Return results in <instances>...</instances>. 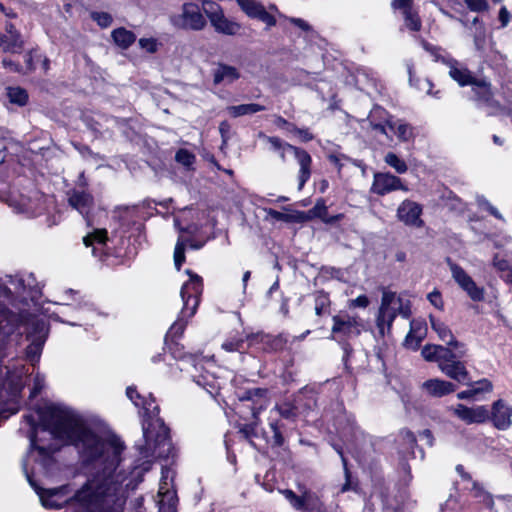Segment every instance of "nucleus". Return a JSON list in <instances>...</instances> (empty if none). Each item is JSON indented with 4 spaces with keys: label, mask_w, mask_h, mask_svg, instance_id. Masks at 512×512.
<instances>
[{
    "label": "nucleus",
    "mask_w": 512,
    "mask_h": 512,
    "mask_svg": "<svg viewBox=\"0 0 512 512\" xmlns=\"http://www.w3.org/2000/svg\"><path fill=\"white\" fill-rule=\"evenodd\" d=\"M45 379L43 376L36 374L34 377V386L31 391V396H36L44 387Z\"/></svg>",
    "instance_id": "56"
},
{
    "label": "nucleus",
    "mask_w": 512,
    "mask_h": 512,
    "mask_svg": "<svg viewBox=\"0 0 512 512\" xmlns=\"http://www.w3.org/2000/svg\"><path fill=\"white\" fill-rule=\"evenodd\" d=\"M143 435L145 446L140 447L142 458H165L171 451V442L168 435V429L159 420L146 425L143 424Z\"/></svg>",
    "instance_id": "5"
},
{
    "label": "nucleus",
    "mask_w": 512,
    "mask_h": 512,
    "mask_svg": "<svg viewBox=\"0 0 512 512\" xmlns=\"http://www.w3.org/2000/svg\"><path fill=\"white\" fill-rule=\"evenodd\" d=\"M477 204L480 208L488 211L491 215L499 220H504L502 214L495 208L484 196L477 197Z\"/></svg>",
    "instance_id": "44"
},
{
    "label": "nucleus",
    "mask_w": 512,
    "mask_h": 512,
    "mask_svg": "<svg viewBox=\"0 0 512 512\" xmlns=\"http://www.w3.org/2000/svg\"><path fill=\"white\" fill-rule=\"evenodd\" d=\"M175 159L178 163L182 164L185 167H191L195 162V155L189 152L186 149H180L176 155Z\"/></svg>",
    "instance_id": "43"
},
{
    "label": "nucleus",
    "mask_w": 512,
    "mask_h": 512,
    "mask_svg": "<svg viewBox=\"0 0 512 512\" xmlns=\"http://www.w3.org/2000/svg\"><path fill=\"white\" fill-rule=\"evenodd\" d=\"M451 353V350L447 347L435 344L425 345L422 348L421 354L426 361L437 362L438 368L440 363L444 361Z\"/></svg>",
    "instance_id": "27"
},
{
    "label": "nucleus",
    "mask_w": 512,
    "mask_h": 512,
    "mask_svg": "<svg viewBox=\"0 0 512 512\" xmlns=\"http://www.w3.org/2000/svg\"><path fill=\"white\" fill-rule=\"evenodd\" d=\"M450 271L456 283L467 293L473 301L484 299V289L477 286L474 280L457 264L450 263Z\"/></svg>",
    "instance_id": "16"
},
{
    "label": "nucleus",
    "mask_w": 512,
    "mask_h": 512,
    "mask_svg": "<svg viewBox=\"0 0 512 512\" xmlns=\"http://www.w3.org/2000/svg\"><path fill=\"white\" fill-rule=\"evenodd\" d=\"M456 350V353L451 351L450 355L440 363L439 369L448 378L455 380L460 384L469 385V372L465 366V363L457 359L461 358L462 356H459V349Z\"/></svg>",
    "instance_id": "13"
},
{
    "label": "nucleus",
    "mask_w": 512,
    "mask_h": 512,
    "mask_svg": "<svg viewBox=\"0 0 512 512\" xmlns=\"http://www.w3.org/2000/svg\"><path fill=\"white\" fill-rule=\"evenodd\" d=\"M401 435H402L403 439L407 442V444L413 445L415 443V437L412 432L402 431Z\"/></svg>",
    "instance_id": "63"
},
{
    "label": "nucleus",
    "mask_w": 512,
    "mask_h": 512,
    "mask_svg": "<svg viewBox=\"0 0 512 512\" xmlns=\"http://www.w3.org/2000/svg\"><path fill=\"white\" fill-rule=\"evenodd\" d=\"M428 301L438 310H443L444 302L442 295L438 290H433L427 295Z\"/></svg>",
    "instance_id": "51"
},
{
    "label": "nucleus",
    "mask_w": 512,
    "mask_h": 512,
    "mask_svg": "<svg viewBox=\"0 0 512 512\" xmlns=\"http://www.w3.org/2000/svg\"><path fill=\"white\" fill-rule=\"evenodd\" d=\"M171 24L178 29L200 31L206 27V19L200 6L194 2H186L181 10L170 16Z\"/></svg>",
    "instance_id": "7"
},
{
    "label": "nucleus",
    "mask_w": 512,
    "mask_h": 512,
    "mask_svg": "<svg viewBox=\"0 0 512 512\" xmlns=\"http://www.w3.org/2000/svg\"><path fill=\"white\" fill-rule=\"evenodd\" d=\"M181 370L190 372L194 382L202 386L209 394L213 395L219 388V384L211 373L204 366V358L194 355L186 356L183 360Z\"/></svg>",
    "instance_id": "9"
},
{
    "label": "nucleus",
    "mask_w": 512,
    "mask_h": 512,
    "mask_svg": "<svg viewBox=\"0 0 512 512\" xmlns=\"http://www.w3.org/2000/svg\"><path fill=\"white\" fill-rule=\"evenodd\" d=\"M429 320L432 330L437 334L441 341L455 349H459V356H464L466 354L465 345L455 339L451 329L445 322L433 315H429Z\"/></svg>",
    "instance_id": "21"
},
{
    "label": "nucleus",
    "mask_w": 512,
    "mask_h": 512,
    "mask_svg": "<svg viewBox=\"0 0 512 512\" xmlns=\"http://www.w3.org/2000/svg\"><path fill=\"white\" fill-rule=\"evenodd\" d=\"M35 284L31 274L8 275L0 282V297L9 299L12 294L23 295ZM19 317L8 312L0 301V345L1 355L9 354L8 350L18 343L20 337Z\"/></svg>",
    "instance_id": "2"
},
{
    "label": "nucleus",
    "mask_w": 512,
    "mask_h": 512,
    "mask_svg": "<svg viewBox=\"0 0 512 512\" xmlns=\"http://www.w3.org/2000/svg\"><path fill=\"white\" fill-rule=\"evenodd\" d=\"M423 48L429 52L435 61H442L449 68L450 77L460 86L472 85V90L480 107L488 115H496L502 111L501 105L493 99L490 85L485 81H476L471 72L457 60L451 58L444 50L427 42H422Z\"/></svg>",
    "instance_id": "3"
},
{
    "label": "nucleus",
    "mask_w": 512,
    "mask_h": 512,
    "mask_svg": "<svg viewBox=\"0 0 512 512\" xmlns=\"http://www.w3.org/2000/svg\"><path fill=\"white\" fill-rule=\"evenodd\" d=\"M449 411L468 425L481 424L490 419V410L484 405L467 407L463 404H457L449 407Z\"/></svg>",
    "instance_id": "15"
},
{
    "label": "nucleus",
    "mask_w": 512,
    "mask_h": 512,
    "mask_svg": "<svg viewBox=\"0 0 512 512\" xmlns=\"http://www.w3.org/2000/svg\"><path fill=\"white\" fill-rule=\"evenodd\" d=\"M422 206L411 200H404L397 209V217L407 226L421 228L424 225L421 219Z\"/></svg>",
    "instance_id": "19"
},
{
    "label": "nucleus",
    "mask_w": 512,
    "mask_h": 512,
    "mask_svg": "<svg viewBox=\"0 0 512 512\" xmlns=\"http://www.w3.org/2000/svg\"><path fill=\"white\" fill-rule=\"evenodd\" d=\"M173 473L169 469H162V476L158 490L159 512H176L177 496L172 486Z\"/></svg>",
    "instance_id": "12"
},
{
    "label": "nucleus",
    "mask_w": 512,
    "mask_h": 512,
    "mask_svg": "<svg viewBox=\"0 0 512 512\" xmlns=\"http://www.w3.org/2000/svg\"><path fill=\"white\" fill-rule=\"evenodd\" d=\"M471 389L475 396L480 393L491 392L493 389V385L488 379H481L479 381L474 382L471 385Z\"/></svg>",
    "instance_id": "46"
},
{
    "label": "nucleus",
    "mask_w": 512,
    "mask_h": 512,
    "mask_svg": "<svg viewBox=\"0 0 512 512\" xmlns=\"http://www.w3.org/2000/svg\"><path fill=\"white\" fill-rule=\"evenodd\" d=\"M230 116L236 118L244 115H251L265 110V107L256 103L241 104L227 107Z\"/></svg>",
    "instance_id": "35"
},
{
    "label": "nucleus",
    "mask_w": 512,
    "mask_h": 512,
    "mask_svg": "<svg viewBox=\"0 0 512 512\" xmlns=\"http://www.w3.org/2000/svg\"><path fill=\"white\" fill-rule=\"evenodd\" d=\"M277 416H281L285 419H293L296 416V407L290 403L285 402L279 405H276L271 411L269 415V426L273 431V439L275 445H282L283 436L280 431V426L277 420Z\"/></svg>",
    "instance_id": "17"
},
{
    "label": "nucleus",
    "mask_w": 512,
    "mask_h": 512,
    "mask_svg": "<svg viewBox=\"0 0 512 512\" xmlns=\"http://www.w3.org/2000/svg\"><path fill=\"white\" fill-rule=\"evenodd\" d=\"M490 418L497 429L506 430L512 423V407L503 400H497L492 405Z\"/></svg>",
    "instance_id": "25"
},
{
    "label": "nucleus",
    "mask_w": 512,
    "mask_h": 512,
    "mask_svg": "<svg viewBox=\"0 0 512 512\" xmlns=\"http://www.w3.org/2000/svg\"><path fill=\"white\" fill-rule=\"evenodd\" d=\"M313 217L320 218L322 221L328 214V209L323 199L316 202L314 207L309 211Z\"/></svg>",
    "instance_id": "48"
},
{
    "label": "nucleus",
    "mask_w": 512,
    "mask_h": 512,
    "mask_svg": "<svg viewBox=\"0 0 512 512\" xmlns=\"http://www.w3.org/2000/svg\"><path fill=\"white\" fill-rule=\"evenodd\" d=\"M5 34L4 35H8L9 37H12V36H21V34L16 30V28L12 25V24H6L5 26Z\"/></svg>",
    "instance_id": "64"
},
{
    "label": "nucleus",
    "mask_w": 512,
    "mask_h": 512,
    "mask_svg": "<svg viewBox=\"0 0 512 512\" xmlns=\"http://www.w3.org/2000/svg\"><path fill=\"white\" fill-rule=\"evenodd\" d=\"M291 132L296 134L303 142H307L313 139V135L307 129H298L293 127Z\"/></svg>",
    "instance_id": "57"
},
{
    "label": "nucleus",
    "mask_w": 512,
    "mask_h": 512,
    "mask_svg": "<svg viewBox=\"0 0 512 512\" xmlns=\"http://www.w3.org/2000/svg\"><path fill=\"white\" fill-rule=\"evenodd\" d=\"M289 22L294 24L295 26H297L298 28H300L303 31L310 30L309 24L301 18H289Z\"/></svg>",
    "instance_id": "58"
},
{
    "label": "nucleus",
    "mask_w": 512,
    "mask_h": 512,
    "mask_svg": "<svg viewBox=\"0 0 512 512\" xmlns=\"http://www.w3.org/2000/svg\"><path fill=\"white\" fill-rule=\"evenodd\" d=\"M188 316H183L182 312L180 313V317L171 325L167 336L172 339L177 338L182 335L184 332Z\"/></svg>",
    "instance_id": "40"
},
{
    "label": "nucleus",
    "mask_w": 512,
    "mask_h": 512,
    "mask_svg": "<svg viewBox=\"0 0 512 512\" xmlns=\"http://www.w3.org/2000/svg\"><path fill=\"white\" fill-rule=\"evenodd\" d=\"M486 31L483 25H478L474 32V45L476 50L483 52L486 48Z\"/></svg>",
    "instance_id": "41"
},
{
    "label": "nucleus",
    "mask_w": 512,
    "mask_h": 512,
    "mask_svg": "<svg viewBox=\"0 0 512 512\" xmlns=\"http://www.w3.org/2000/svg\"><path fill=\"white\" fill-rule=\"evenodd\" d=\"M174 224H175V227L180 232H187L189 234H192V233H194L196 231V226H188V227H185V228L182 227L178 218L174 219Z\"/></svg>",
    "instance_id": "61"
},
{
    "label": "nucleus",
    "mask_w": 512,
    "mask_h": 512,
    "mask_svg": "<svg viewBox=\"0 0 512 512\" xmlns=\"http://www.w3.org/2000/svg\"><path fill=\"white\" fill-rule=\"evenodd\" d=\"M91 203V195L84 191L74 190L69 194V204L82 215H86L88 213Z\"/></svg>",
    "instance_id": "28"
},
{
    "label": "nucleus",
    "mask_w": 512,
    "mask_h": 512,
    "mask_svg": "<svg viewBox=\"0 0 512 512\" xmlns=\"http://www.w3.org/2000/svg\"><path fill=\"white\" fill-rule=\"evenodd\" d=\"M107 239V231L105 229H95L83 238V243L86 247L93 246L92 253L94 256H97L98 248L95 245L102 247L106 244Z\"/></svg>",
    "instance_id": "34"
},
{
    "label": "nucleus",
    "mask_w": 512,
    "mask_h": 512,
    "mask_svg": "<svg viewBox=\"0 0 512 512\" xmlns=\"http://www.w3.org/2000/svg\"><path fill=\"white\" fill-rule=\"evenodd\" d=\"M474 497L483 503L487 509H492L494 504L492 497L476 485L474 486Z\"/></svg>",
    "instance_id": "47"
},
{
    "label": "nucleus",
    "mask_w": 512,
    "mask_h": 512,
    "mask_svg": "<svg viewBox=\"0 0 512 512\" xmlns=\"http://www.w3.org/2000/svg\"><path fill=\"white\" fill-rule=\"evenodd\" d=\"M391 5L394 11H400L401 14L412 9L411 0H393Z\"/></svg>",
    "instance_id": "53"
},
{
    "label": "nucleus",
    "mask_w": 512,
    "mask_h": 512,
    "mask_svg": "<svg viewBox=\"0 0 512 512\" xmlns=\"http://www.w3.org/2000/svg\"><path fill=\"white\" fill-rule=\"evenodd\" d=\"M332 337L338 342H344L360 335L364 328L362 320L356 315L345 312L333 316Z\"/></svg>",
    "instance_id": "10"
},
{
    "label": "nucleus",
    "mask_w": 512,
    "mask_h": 512,
    "mask_svg": "<svg viewBox=\"0 0 512 512\" xmlns=\"http://www.w3.org/2000/svg\"><path fill=\"white\" fill-rule=\"evenodd\" d=\"M467 7L473 12H483L488 9L487 0H464Z\"/></svg>",
    "instance_id": "50"
},
{
    "label": "nucleus",
    "mask_w": 512,
    "mask_h": 512,
    "mask_svg": "<svg viewBox=\"0 0 512 512\" xmlns=\"http://www.w3.org/2000/svg\"><path fill=\"white\" fill-rule=\"evenodd\" d=\"M114 42L121 48H128L136 39L133 32L125 28H118L112 32Z\"/></svg>",
    "instance_id": "36"
},
{
    "label": "nucleus",
    "mask_w": 512,
    "mask_h": 512,
    "mask_svg": "<svg viewBox=\"0 0 512 512\" xmlns=\"http://www.w3.org/2000/svg\"><path fill=\"white\" fill-rule=\"evenodd\" d=\"M422 389L430 396L443 397L456 390V386L439 378L429 379L422 384Z\"/></svg>",
    "instance_id": "26"
},
{
    "label": "nucleus",
    "mask_w": 512,
    "mask_h": 512,
    "mask_svg": "<svg viewBox=\"0 0 512 512\" xmlns=\"http://www.w3.org/2000/svg\"><path fill=\"white\" fill-rule=\"evenodd\" d=\"M6 95L10 103L18 106H24L28 101V94L26 90L21 87L6 88Z\"/></svg>",
    "instance_id": "37"
},
{
    "label": "nucleus",
    "mask_w": 512,
    "mask_h": 512,
    "mask_svg": "<svg viewBox=\"0 0 512 512\" xmlns=\"http://www.w3.org/2000/svg\"><path fill=\"white\" fill-rule=\"evenodd\" d=\"M2 64L5 68L11 71H19V65L9 59H3Z\"/></svg>",
    "instance_id": "62"
},
{
    "label": "nucleus",
    "mask_w": 512,
    "mask_h": 512,
    "mask_svg": "<svg viewBox=\"0 0 512 512\" xmlns=\"http://www.w3.org/2000/svg\"><path fill=\"white\" fill-rule=\"evenodd\" d=\"M499 20L503 27H505L510 21V14L505 7H502L499 12Z\"/></svg>",
    "instance_id": "60"
},
{
    "label": "nucleus",
    "mask_w": 512,
    "mask_h": 512,
    "mask_svg": "<svg viewBox=\"0 0 512 512\" xmlns=\"http://www.w3.org/2000/svg\"><path fill=\"white\" fill-rule=\"evenodd\" d=\"M384 160L386 164L395 169L397 173H405L408 169L405 161L400 159L395 153H387Z\"/></svg>",
    "instance_id": "39"
},
{
    "label": "nucleus",
    "mask_w": 512,
    "mask_h": 512,
    "mask_svg": "<svg viewBox=\"0 0 512 512\" xmlns=\"http://www.w3.org/2000/svg\"><path fill=\"white\" fill-rule=\"evenodd\" d=\"M126 394L135 406H142L145 412L154 414L158 411L157 406L154 405L155 400L151 396L148 399H144L134 387H128Z\"/></svg>",
    "instance_id": "31"
},
{
    "label": "nucleus",
    "mask_w": 512,
    "mask_h": 512,
    "mask_svg": "<svg viewBox=\"0 0 512 512\" xmlns=\"http://www.w3.org/2000/svg\"><path fill=\"white\" fill-rule=\"evenodd\" d=\"M266 211L268 216L277 221L291 222L294 220V217L288 213L280 212L274 209H268Z\"/></svg>",
    "instance_id": "52"
},
{
    "label": "nucleus",
    "mask_w": 512,
    "mask_h": 512,
    "mask_svg": "<svg viewBox=\"0 0 512 512\" xmlns=\"http://www.w3.org/2000/svg\"><path fill=\"white\" fill-rule=\"evenodd\" d=\"M268 391L262 388H248L236 392V396L240 401H249L252 403L251 411L255 421L258 415L268 405Z\"/></svg>",
    "instance_id": "18"
},
{
    "label": "nucleus",
    "mask_w": 512,
    "mask_h": 512,
    "mask_svg": "<svg viewBox=\"0 0 512 512\" xmlns=\"http://www.w3.org/2000/svg\"><path fill=\"white\" fill-rule=\"evenodd\" d=\"M78 295V291L66 290L61 298L62 301L56 303L60 310L54 311L51 316L71 326L93 325L97 316H108V313L98 311L93 304L78 301Z\"/></svg>",
    "instance_id": "4"
},
{
    "label": "nucleus",
    "mask_w": 512,
    "mask_h": 512,
    "mask_svg": "<svg viewBox=\"0 0 512 512\" xmlns=\"http://www.w3.org/2000/svg\"><path fill=\"white\" fill-rule=\"evenodd\" d=\"M370 301L367 296L360 295L355 299L349 300L348 307L349 308H366L369 305Z\"/></svg>",
    "instance_id": "54"
},
{
    "label": "nucleus",
    "mask_w": 512,
    "mask_h": 512,
    "mask_svg": "<svg viewBox=\"0 0 512 512\" xmlns=\"http://www.w3.org/2000/svg\"><path fill=\"white\" fill-rule=\"evenodd\" d=\"M91 17L102 28H106L112 23L111 15L106 12H93Z\"/></svg>",
    "instance_id": "49"
},
{
    "label": "nucleus",
    "mask_w": 512,
    "mask_h": 512,
    "mask_svg": "<svg viewBox=\"0 0 512 512\" xmlns=\"http://www.w3.org/2000/svg\"><path fill=\"white\" fill-rule=\"evenodd\" d=\"M402 16L404 19V25L407 29L411 31H419L421 29V20L413 9L402 13Z\"/></svg>",
    "instance_id": "38"
},
{
    "label": "nucleus",
    "mask_w": 512,
    "mask_h": 512,
    "mask_svg": "<svg viewBox=\"0 0 512 512\" xmlns=\"http://www.w3.org/2000/svg\"><path fill=\"white\" fill-rule=\"evenodd\" d=\"M30 426V450L27 461L49 467L52 455L60 445L72 444L83 463L91 467L85 482L76 490L70 485L44 489L37 486L26 472L43 507L66 508L69 512H123L126 490L137 483L126 482L127 477L117 471L123 443L115 436L102 437L88 428L69 408L60 404H45L34 414L24 416ZM27 464H24V469Z\"/></svg>",
    "instance_id": "1"
},
{
    "label": "nucleus",
    "mask_w": 512,
    "mask_h": 512,
    "mask_svg": "<svg viewBox=\"0 0 512 512\" xmlns=\"http://www.w3.org/2000/svg\"><path fill=\"white\" fill-rule=\"evenodd\" d=\"M287 149H290V154L294 156L299 165L298 189L301 190L311 176L312 158L307 151L301 148L294 146L287 147Z\"/></svg>",
    "instance_id": "24"
},
{
    "label": "nucleus",
    "mask_w": 512,
    "mask_h": 512,
    "mask_svg": "<svg viewBox=\"0 0 512 512\" xmlns=\"http://www.w3.org/2000/svg\"><path fill=\"white\" fill-rule=\"evenodd\" d=\"M403 190L407 191L408 188L402 184L399 177L390 173H375L372 183L371 191L377 195H385L392 191Z\"/></svg>",
    "instance_id": "20"
},
{
    "label": "nucleus",
    "mask_w": 512,
    "mask_h": 512,
    "mask_svg": "<svg viewBox=\"0 0 512 512\" xmlns=\"http://www.w3.org/2000/svg\"><path fill=\"white\" fill-rule=\"evenodd\" d=\"M222 348L227 352L241 351L244 349V340L240 337H234L226 340Z\"/></svg>",
    "instance_id": "45"
},
{
    "label": "nucleus",
    "mask_w": 512,
    "mask_h": 512,
    "mask_svg": "<svg viewBox=\"0 0 512 512\" xmlns=\"http://www.w3.org/2000/svg\"><path fill=\"white\" fill-rule=\"evenodd\" d=\"M140 46L146 51L153 53L157 50V42L153 38H142L139 40Z\"/></svg>",
    "instance_id": "55"
},
{
    "label": "nucleus",
    "mask_w": 512,
    "mask_h": 512,
    "mask_svg": "<svg viewBox=\"0 0 512 512\" xmlns=\"http://www.w3.org/2000/svg\"><path fill=\"white\" fill-rule=\"evenodd\" d=\"M410 313V302L408 300L397 296L394 292L384 291L376 320L380 335L384 336L390 330L397 315L408 318Z\"/></svg>",
    "instance_id": "6"
},
{
    "label": "nucleus",
    "mask_w": 512,
    "mask_h": 512,
    "mask_svg": "<svg viewBox=\"0 0 512 512\" xmlns=\"http://www.w3.org/2000/svg\"><path fill=\"white\" fill-rule=\"evenodd\" d=\"M268 142L270 143L271 148L274 151L279 152L280 157L282 158V160H285L286 154H290L291 153L290 149H287V147H293V146L288 144V143H283L277 137H269L268 138Z\"/></svg>",
    "instance_id": "42"
},
{
    "label": "nucleus",
    "mask_w": 512,
    "mask_h": 512,
    "mask_svg": "<svg viewBox=\"0 0 512 512\" xmlns=\"http://www.w3.org/2000/svg\"><path fill=\"white\" fill-rule=\"evenodd\" d=\"M240 77L238 70L229 65L220 64L214 71L215 84H230Z\"/></svg>",
    "instance_id": "29"
},
{
    "label": "nucleus",
    "mask_w": 512,
    "mask_h": 512,
    "mask_svg": "<svg viewBox=\"0 0 512 512\" xmlns=\"http://www.w3.org/2000/svg\"><path fill=\"white\" fill-rule=\"evenodd\" d=\"M362 127H365V125L371 126V128L375 131H378L381 134L386 135L387 137H390V133H394L397 135L398 139L401 141H408L412 135V128L402 122V121H394L392 118H389L385 121L384 124L382 123H374L372 120H362Z\"/></svg>",
    "instance_id": "14"
},
{
    "label": "nucleus",
    "mask_w": 512,
    "mask_h": 512,
    "mask_svg": "<svg viewBox=\"0 0 512 512\" xmlns=\"http://www.w3.org/2000/svg\"><path fill=\"white\" fill-rule=\"evenodd\" d=\"M493 265L501 271H505L509 267L507 261L504 260L503 258H500L498 255L494 257Z\"/></svg>",
    "instance_id": "59"
},
{
    "label": "nucleus",
    "mask_w": 512,
    "mask_h": 512,
    "mask_svg": "<svg viewBox=\"0 0 512 512\" xmlns=\"http://www.w3.org/2000/svg\"><path fill=\"white\" fill-rule=\"evenodd\" d=\"M5 368L7 369L6 393L10 400H14L24 387V378L28 375V370L23 364L16 367L14 371H11L8 366Z\"/></svg>",
    "instance_id": "23"
},
{
    "label": "nucleus",
    "mask_w": 512,
    "mask_h": 512,
    "mask_svg": "<svg viewBox=\"0 0 512 512\" xmlns=\"http://www.w3.org/2000/svg\"><path fill=\"white\" fill-rule=\"evenodd\" d=\"M280 493L289 501L296 510L305 509L313 500V495L305 491L302 496H297L292 490H280Z\"/></svg>",
    "instance_id": "30"
},
{
    "label": "nucleus",
    "mask_w": 512,
    "mask_h": 512,
    "mask_svg": "<svg viewBox=\"0 0 512 512\" xmlns=\"http://www.w3.org/2000/svg\"><path fill=\"white\" fill-rule=\"evenodd\" d=\"M189 245L192 249H200L203 243H195L192 240H184L182 236L179 237L174 249V264L177 270H180L181 265L185 261V247Z\"/></svg>",
    "instance_id": "33"
},
{
    "label": "nucleus",
    "mask_w": 512,
    "mask_h": 512,
    "mask_svg": "<svg viewBox=\"0 0 512 512\" xmlns=\"http://www.w3.org/2000/svg\"><path fill=\"white\" fill-rule=\"evenodd\" d=\"M202 7L205 15L208 17L216 32L232 36L236 35L240 31L241 25L228 19L224 15L223 9L217 3L209 0H203Z\"/></svg>",
    "instance_id": "11"
},
{
    "label": "nucleus",
    "mask_w": 512,
    "mask_h": 512,
    "mask_svg": "<svg viewBox=\"0 0 512 512\" xmlns=\"http://www.w3.org/2000/svg\"><path fill=\"white\" fill-rule=\"evenodd\" d=\"M24 47V41L21 36L2 35L0 33V49L5 53L18 54Z\"/></svg>",
    "instance_id": "32"
},
{
    "label": "nucleus",
    "mask_w": 512,
    "mask_h": 512,
    "mask_svg": "<svg viewBox=\"0 0 512 512\" xmlns=\"http://www.w3.org/2000/svg\"><path fill=\"white\" fill-rule=\"evenodd\" d=\"M236 2L248 17L258 19L269 27L276 24L274 16L267 12L264 6L256 0H236Z\"/></svg>",
    "instance_id": "22"
},
{
    "label": "nucleus",
    "mask_w": 512,
    "mask_h": 512,
    "mask_svg": "<svg viewBox=\"0 0 512 512\" xmlns=\"http://www.w3.org/2000/svg\"><path fill=\"white\" fill-rule=\"evenodd\" d=\"M186 274L189 278L183 283L180 291L183 302L182 315L192 317L196 313L200 302L203 283L202 278L191 270H186Z\"/></svg>",
    "instance_id": "8"
}]
</instances>
